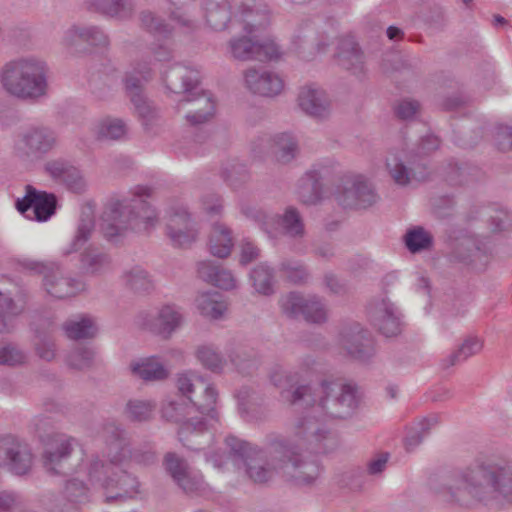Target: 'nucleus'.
<instances>
[{"mask_svg":"<svg viewBox=\"0 0 512 512\" xmlns=\"http://www.w3.org/2000/svg\"><path fill=\"white\" fill-rule=\"evenodd\" d=\"M205 17L214 30H223L228 22L232 27H240L243 32L254 33L269 24L270 17L266 5L241 3L236 11H230L229 0H205Z\"/></svg>","mask_w":512,"mask_h":512,"instance_id":"nucleus-7","label":"nucleus"},{"mask_svg":"<svg viewBox=\"0 0 512 512\" xmlns=\"http://www.w3.org/2000/svg\"><path fill=\"white\" fill-rule=\"evenodd\" d=\"M336 343L343 354L360 362L369 361L376 353L374 339L359 323L342 326Z\"/></svg>","mask_w":512,"mask_h":512,"instance_id":"nucleus-12","label":"nucleus"},{"mask_svg":"<svg viewBox=\"0 0 512 512\" xmlns=\"http://www.w3.org/2000/svg\"><path fill=\"white\" fill-rule=\"evenodd\" d=\"M128 459L148 466L155 462L156 456L150 448L131 450L122 441H116L109 446L107 463L99 459L90 462L88 478L92 484L98 483L104 489L105 502L125 500L138 493L137 478L121 468Z\"/></svg>","mask_w":512,"mask_h":512,"instance_id":"nucleus-3","label":"nucleus"},{"mask_svg":"<svg viewBox=\"0 0 512 512\" xmlns=\"http://www.w3.org/2000/svg\"><path fill=\"white\" fill-rule=\"evenodd\" d=\"M338 203L344 208L365 209L377 202L373 187L361 177L347 178L336 194Z\"/></svg>","mask_w":512,"mask_h":512,"instance_id":"nucleus-17","label":"nucleus"},{"mask_svg":"<svg viewBox=\"0 0 512 512\" xmlns=\"http://www.w3.org/2000/svg\"><path fill=\"white\" fill-rule=\"evenodd\" d=\"M386 169L393 181L400 186L427 177V169L422 159L405 151L389 153L386 158Z\"/></svg>","mask_w":512,"mask_h":512,"instance_id":"nucleus-14","label":"nucleus"},{"mask_svg":"<svg viewBox=\"0 0 512 512\" xmlns=\"http://www.w3.org/2000/svg\"><path fill=\"white\" fill-rule=\"evenodd\" d=\"M81 42V27L75 25L64 32L61 40V44L67 49H71Z\"/></svg>","mask_w":512,"mask_h":512,"instance_id":"nucleus-64","label":"nucleus"},{"mask_svg":"<svg viewBox=\"0 0 512 512\" xmlns=\"http://www.w3.org/2000/svg\"><path fill=\"white\" fill-rule=\"evenodd\" d=\"M225 443L244 461L246 475L255 483H266L275 475H282L297 485H310L321 473L317 461L303 458L302 451L307 449L293 438L292 428L287 439L280 436L270 439L267 453L233 436L227 437Z\"/></svg>","mask_w":512,"mask_h":512,"instance_id":"nucleus-1","label":"nucleus"},{"mask_svg":"<svg viewBox=\"0 0 512 512\" xmlns=\"http://www.w3.org/2000/svg\"><path fill=\"white\" fill-rule=\"evenodd\" d=\"M90 6L102 14L115 18H129L134 11L133 0H90Z\"/></svg>","mask_w":512,"mask_h":512,"instance_id":"nucleus-35","label":"nucleus"},{"mask_svg":"<svg viewBox=\"0 0 512 512\" xmlns=\"http://www.w3.org/2000/svg\"><path fill=\"white\" fill-rule=\"evenodd\" d=\"M315 361L307 357L302 360L296 369L286 370L277 366L270 373L272 384L281 390V397L287 403L294 405L299 401L311 399V388L307 385H300V382L307 379L313 372Z\"/></svg>","mask_w":512,"mask_h":512,"instance_id":"nucleus-8","label":"nucleus"},{"mask_svg":"<svg viewBox=\"0 0 512 512\" xmlns=\"http://www.w3.org/2000/svg\"><path fill=\"white\" fill-rule=\"evenodd\" d=\"M419 109V102L415 100H402L397 104L395 108V113L399 118L407 120L414 117V115L419 111Z\"/></svg>","mask_w":512,"mask_h":512,"instance_id":"nucleus-62","label":"nucleus"},{"mask_svg":"<svg viewBox=\"0 0 512 512\" xmlns=\"http://www.w3.org/2000/svg\"><path fill=\"white\" fill-rule=\"evenodd\" d=\"M164 464L172 478L186 493H193L201 489L203 485L202 476L192 475L185 460L175 453H167Z\"/></svg>","mask_w":512,"mask_h":512,"instance_id":"nucleus-26","label":"nucleus"},{"mask_svg":"<svg viewBox=\"0 0 512 512\" xmlns=\"http://www.w3.org/2000/svg\"><path fill=\"white\" fill-rule=\"evenodd\" d=\"M6 464L17 474H26L32 466V453L28 445L13 435L0 437V464Z\"/></svg>","mask_w":512,"mask_h":512,"instance_id":"nucleus-21","label":"nucleus"},{"mask_svg":"<svg viewBox=\"0 0 512 512\" xmlns=\"http://www.w3.org/2000/svg\"><path fill=\"white\" fill-rule=\"evenodd\" d=\"M42 286L47 294L56 299L73 297L85 290L82 281L67 275L56 263L46 272Z\"/></svg>","mask_w":512,"mask_h":512,"instance_id":"nucleus-22","label":"nucleus"},{"mask_svg":"<svg viewBox=\"0 0 512 512\" xmlns=\"http://www.w3.org/2000/svg\"><path fill=\"white\" fill-rule=\"evenodd\" d=\"M167 89L171 92L189 93L196 89L198 73L183 65H175L163 77Z\"/></svg>","mask_w":512,"mask_h":512,"instance_id":"nucleus-30","label":"nucleus"},{"mask_svg":"<svg viewBox=\"0 0 512 512\" xmlns=\"http://www.w3.org/2000/svg\"><path fill=\"white\" fill-rule=\"evenodd\" d=\"M151 79V68L145 63L141 67V62L136 61L132 71H127L124 85L126 95L133 103L140 119L145 126L153 124L158 117V112L143 95V83Z\"/></svg>","mask_w":512,"mask_h":512,"instance_id":"nucleus-10","label":"nucleus"},{"mask_svg":"<svg viewBox=\"0 0 512 512\" xmlns=\"http://www.w3.org/2000/svg\"><path fill=\"white\" fill-rule=\"evenodd\" d=\"M94 360V352L90 348L79 347L74 349L67 358L68 365L76 370L89 368Z\"/></svg>","mask_w":512,"mask_h":512,"instance_id":"nucleus-51","label":"nucleus"},{"mask_svg":"<svg viewBox=\"0 0 512 512\" xmlns=\"http://www.w3.org/2000/svg\"><path fill=\"white\" fill-rule=\"evenodd\" d=\"M140 21L142 26L150 33L162 35L168 32L162 20L149 11H143L140 14Z\"/></svg>","mask_w":512,"mask_h":512,"instance_id":"nucleus-57","label":"nucleus"},{"mask_svg":"<svg viewBox=\"0 0 512 512\" xmlns=\"http://www.w3.org/2000/svg\"><path fill=\"white\" fill-rule=\"evenodd\" d=\"M127 131L125 121L114 117L102 118L94 126V134L98 140H121L125 137Z\"/></svg>","mask_w":512,"mask_h":512,"instance_id":"nucleus-33","label":"nucleus"},{"mask_svg":"<svg viewBox=\"0 0 512 512\" xmlns=\"http://www.w3.org/2000/svg\"><path fill=\"white\" fill-rule=\"evenodd\" d=\"M45 172L55 181L66 185L72 191L80 192L85 182L78 168L67 161L56 159L45 163Z\"/></svg>","mask_w":512,"mask_h":512,"instance_id":"nucleus-28","label":"nucleus"},{"mask_svg":"<svg viewBox=\"0 0 512 512\" xmlns=\"http://www.w3.org/2000/svg\"><path fill=\"white\" fill-rule=\"evenodd\" d=\"M166 231L173 245L179 247L191 245L199 234L196 222L183 205L170 209Z\"/></svg>","mask_w":512,"mask_h":512,"instance_id":"nucleus-19","label":"nucleus"},{"mask_svg":"<svg viewBox=\"0 0 512 512\" xmlns=\"http://www.w3.org/2000/svg\"><path fill=\"white\" fill-rule=\"evenodd\" d=\"M185 321L182 308L175 304L161 306L155 317L146 323L147 328L164 339L170 338Z\"/></svg>","mask_w":512,"mask_h":512,"instance_id":"nucleus-23","label":"nucleus"},{"mask_svg":"<svg viewBox=\"0 0 512 512\" xmlns=\"http://www.w3.org/2000/svg\"><path fill=\"white\" fill-rule=\"evenodd\" d=\"M58 139L54 130L46 126H34L19 135L14 153L19 158L42 156L53 150Z\"/></svg>","mask_w":512,"mask_h":512,"instance_id":"nucleus-16","label":"nucleus"},{"mask_svg":"<svg viewBox=\"0 0 512 512\" xmlns=\"http://www.w3.org/2000/svg\"><path fill=\"white\" fill-rule=\"evenodd\" d=\"M183 405L174 401H168L162 406V416L168 421L179 423L178 437L180 442L190 449H197L201 444L199 439L209 431L212 422L201 415L190 416L187 419H182Z\"/></svg>","mask_w":512,"mask_h":512,"instance_id":"nucleus-11","label":"nucleus"},{"mask_svg":"<svg viewBox=\"0 0 512 512\" xmlns=\"http://www.w3.org/2000/svg\"><path fill=\"white\" fill-rule=\"evenodd\" d=\"M155 406L144 400H130L126 404L125 415L131 421H146L149 420L153 414Z\"/></svg>","mask_w":512,"mask_h":512,"instance_id":"nucleus-49","label":"nucleus"},{"mask_svg":"<svg viewBox=\"0 0 512 512\" xmlns=\"http://www.w3.org/2000/svg\"><path fill=\"white\" fill-rule=\"evenodd\" d=\"M197 360L208 370L219 373L223 370L225 360L212 345H201L195 352Z\"/></svg>","mask_w":512,"mask_h":512,"instance_id":"nucleus-44","label":"nucleus"},{"mask_svg":"<svg viewBox=\"0 0 512 512\" xmlns=\"http://www.w3.org/2000/svg\"><path fill=\"white\" fill-rule=\"evenodd\" d=\"M25 354L14 346H0V364L18 365L25 361Z\"/></svg>","mask_w":512,"mask_h":512,"instance_id":"nucleus-58","label":"nucleus"},{"mask_svg":"<svg viewBox=\"0 0 512 512\" xmlns=\"http://www.w3.org/2000/svg\"><path fill=\"white\" fill-rule=\"evenodd\" d=\"M219 268L220 266L212 261H202L198 263L197 273L202 280L210 284L214 280L213 278L217 276Z\"/></svg>","mask_w":512,"mask_h":512,"instance_id":"nucleus-63","label":"nucleus"},{"mask_svg":"<svg viewBox=\"0 0 512 512\" xmlns=\"http://www.w3.org/2000/svg\"><path fill=\"white\" fill-rule=\"evenodd\" d=\"M66 336L72 340L92 338L97 333L94 320L88 316H82L79 320H69L63 325Z\"/></svg>","mask_w":512,"mask_h":512,"instance_id":"nucleus-41","label":"nucleus"},{"mask_svg":"<svg viewBox=\"0 0 512 512\" xmlns=\"http://www.w3.org/2000/svg\"><path fill=\"white\" fill-rule=\"evenodd\" d=\"M495 139L497 146L502 151H509L512 149V127L498 125L496 127Z\"/></svg>","mask_w":512,"mask_h":512,"instance_id":"nucleus-61","label":"nucleus"},{"mask_svg":"<svg viewBox=\"0 0 512 512\" xmlns=\"http://www.w3.org/2000/svg\"><path fill=\"white\" fill-rule=\"evenodd\" d=\"M124 285L135 292H148L153 288L150 275L140 266L127 269L122 274Z\"/></svg>","mask_w":512,"mask_h":512,"instance_id":"nucleus-42","label":"nucleus"},{"mask_svg":"<svg viewBox=\"0 0 512 512\" xmlns=\"http://www.w3.org/2000/svg\"><path fill=\"white\" fill-rule=\"evenodd\" d=\"M277 222L283 233L291 238L301 239L305 236V224L300 212L292 206L277 216Z\"/></svg>","mask_w":512,"mask_h":512,"instance_id":"nucleus-36","label":"nucleus"},{"mask_svg":"<svg viewBox=\"0 0 512 512\" xmlns=\"http://www.w3.org/2000/svg\"><path fill=\"white\" fill-rule=\"evenodd\" d=\"M501 474L484 466L451 471L439 480L429 481L430 488L438 498L449 504L471 506L476 501L495 497L496 493L506 496L501 485Z\"/></svg>","mask_w":512,"mask_h":512,"instance_id":"nucleus-4","label":"nucleus"},{"mask_svg":"<svg viewBox=\"0 0 512 512\" xmlns=\"http://www.w3.org/2000/svg\"><path fill=\"white\" fill-rule=\"evenodd\" d=\"M94 230V215L90 209L84 210L70 248L65 254L79 250L91 237Z\"/></svg>","mask_w":512,"mask_h":512,"instance_id":"nucleus-43","label":"nucleus"},{"mask_svg":"<svg viewBox=\"0 0 512 512\" xmlns=\"http://www.w3.org/2000/svg\"><path fill=\"white\" fill-rule=\"evenodd\" d=\"M298 104L303 112L315 118H323L330 113V101L326 93L312 85L300 90Z\"/></svg>","mask_w":512,"mask_h":512,"instance_id":"nucleus-29","label":"nucleus"},{"mask_svg":"<svg viewBox=\"0 0 512 512\" xmlns=\"http://www.w3.org/2000/svg\"><path fill=\"white\" fill-rule=\"evenodd\" d=\"M320 393L322 396L318 403L291 426L293 438L313 452H326L324 441H333L318 415L323 412L329 418L344 419L352 415L357 406L356 391L351 385L323 381Z\"/></svg>","mask_w":512,"mask_h":512,"instance_id":"nucleus-2","label":"nucleus"},{"mask_svg":"<svg viewBox=\"0 0 512 512\" xmlns=\"http://www.w3.org/2000/svg\"><path fill=\"white\" fill-rule=\"evenodd\" d=\"M177 388L191 401L196 411L211 422L218 421L215 409L218 392L212 383L202 376L183 373L177 377Z\"/></svg>","mask_w":512,"mask_h":512,"instance_id":"nucleus-9","label":"nucleus"},{"mask_svg":"<svg viewBox=\"0 0 512 512\" xmlns=\"http://www.w3.org/2000/svg\"><path fill=\"white\" fill-rule=\"evenodd\" d=\"M195 304L202 316L213 320L220 319L227 310L226 303L217 292L199 294L195 299Z\"/></svg>","mask_w":512,"mask_h":512,"instance_id":"nucleus-32","label":"nucleus"},{"mask_svg":"<svg viewBox=\"0 0 512 512\" xmlns=\"http://www.w3.org/2000/svg\"><path fill=\"white\" fill-rule=\"evenodd\" d=\"M250 278L255 290L263 295L273 293V272L267 265L261 264L256 266L250 274Z\"/></svg>","mask_w":512,"mask_h":512,"instance_id":"nucleus-47","label":"nucleus"},{"mask_svg":"<svg viewBox=\"0 0 512 512\" xmlns=\"http://www.w3.org/2000/svg\"><path fill=\"white\" fill-rule=\"evenodd\" d=\"M245 33L247 35L233 37L228 42L229 53L234 59L264 62L278 59L282 55L280 47L273 40L259 41Z\"/></svg>","mask_w":512,"mask_h":512,"instance_id":"nucleus-13","label":"nucleus"},{"mask_svg":"<svg viewBox=\"0 0 512 512\" xmlns=\"http://www.w3.org/2000/svg\"><path fill=\"white\" fill-rule=\"evenodd\" d=\"M186 103L190 104L191 108L185 117L193 126L208 122L215 114V100L210 93L190 91L179 101L178 108L180 109Z\"/></svg>","mask_w":512,"mask_h":512,"instance_id":"nucleus-24","label":"nucleus"},{"mask_svg":"<svg viewBox=\"0 0 512 512\" xmlns=\"http://www.w3.org/2000/svg\"><path fill=\"white\" fill-rule=\"evenodd\" d=\"M233 246L232 230L224 223H213L208 239L210 253L218 258H226L231 254Z\"/></svg>","mask_w":512,"mask_h":512,"instance_id":"nucleus-31","label":"nucleus"},{"mask_svg":"<svg viewBox=\"0 0 512 512\" xmlns=\"http://www.w3.org/2000/svg\"><path fill=\"white\" fill-rule=\"evenodd\" d=\"M297 151V143L290 134L281 133L274 137V153L278 161L290 162L295 158Z\"/></svg>","mask_w":512,"mask_h":512,"instance_id":"nucleus-46","label":"nucleus"},{"mask_svg":"<svg viewBox=\"0 0 512 512\" xmlns=\"http://www.w3.org/2000/svg\"><path fill=\"white\" fill-rule=\"evenodd\" d=\"M244 77L247 88L260 96L274 97L284 88L282 78L272 71L251 68L246 70Z\"/></svg>","mask_w":512,"mask_h":512,"instance_id":"nucleus-25","label":"nucleus"},{"mask_svg":"<svg viewBox=\"0 0 512 512\" xmlns=\"http://www.w3.org/2000/svg\"><path fill=\"white\" fill-rule=\"evenodd\" d=\"M53 262H42L31 258H21L17 260V269L29 274H37L45 277L46 272L50 270Z\"/></svg>","mask_w":512,"mask_h":512,"instance_id":"nucleus-55","label":"nucleus"},{"mask_svg":"<svg viewBox=\"0 0 512 512\" xmlns=\"http://www.w3.org/2000/svg\"><path fill=\"white\" fill-rule=\"evenodd\" d=\"M339 65L354 74L363 71V55L358 45L353 41H346L341 46V51L337 55Z\"/></svg>","mask_w":512,"mask_h":512,"instance_id":"nucleus-37","label":"nucleus"},{"mask_svg":"<svg viewBox=\"0 0 512 512\" xmlns=\"http://www.w3.org/2000/svg\"><path fill=\"white\" fill-rule=\"evenodd\" d=\"M483 348V340L478 336L467 337L459 348L452 352L445 360L446 368L466 361L469 357L479 353Z\"/></svg>","mask_w":512,"mask_h":512,"instance_id":"nucleus-38","label":"nucleus"},{"mask_svg":"<svg viewBox=\"0 0 512 512\" xmlns=\"http://www.w3.org/2000/svg\"><path fill=\"white\" fill-rule=\"evenodd\" d=\"M213 279L214 280H212L210 284L224 290H232L237 286V281L233 274L229 270L223 269L221 267L217 272V276Z\"/></svg>","mask_w":512,"mask_h":512,"instance_id":"nucleus-60","label":"nucleus"},{"mask_svg":"<svg viewBox=\"0 0 512 512\" xmlns=\"http://www.w3.org/2000/svg\"><path fill=\"white\" fill-rule=\"evenodd\" d=\"M242 212L248 217L254 219L256 222H258L261 226V228L267 232L270 233L269 225L271 222H273L274 217L269 216L267 213H265L262 210H258L254 207H243Z\"/></svg>","mask_w":512,"mask_h":512,"instance_id":"nucleus-59","label":"nucleus"},{"mask_svg":"<svg viewBox=\"0 0 512 512\" xmlns=\"http://www.w3.org/2000/svg\"><path fill=\"white\" fill-rule=\"evenodd\" d=\"M298 197L304 204H315L321 197L319 174L309 171L301 178L298 187Z\"/></svg>","mask_w":512,"mask_h":512,"instance_id":"nucleus-39","label":"nucleus"},{"mask_svg":"<svg viewBox=\"0 0 512 512\" xmlns=\"http://www.w3.org/2000/svg\"><path fill=\"white\" fill-rule=\"evenodd\" d=\"M81 41L94 46H106L109 43L107 35L97 26L81 27Z\"/></svg>","mask_w":512,"mask_h":512,"instance_id":"nucleus-56","label":"nucleus"},{"mask_svg":"<svg viewBox=\"0 0 512 512\" xmlns=\"http://www.w3.org/2000/svg\"><path fill=\"white\" fill-rule=\"evenodd\" d=\"M152 190L146 186H137L132 198L116 200L109 204L103 213L101 230L108 240H113L127 230L148 231L158 222V216L146 198Z\"/></svg>","mask_w":512,"mask_h":512,"instance_id":"nucleus-5","label":"nucleus"},{"mask_svg":"<svg viewBox=\"0 0 512 512\" xmlns=\"http://www.w3.org/2000/svg\"><path fill=\"white\" fill-rule=\"evenodd\" d=\"M56 203L57 200L54 194L38 191L28 185L25 196L23 199L17 200L16 207L25 217L43 222L55 213Z\"/></svg>","mask_w":512,"mask_h":512,"instance_id":"nucleus-18","label":"nucleus"},{"mask_svg":"<svg viewBox=\"0 0 512 512\" xmlns=\"http://www.w3.org/2000/svg\"><path fill=\"white\" fill-rule=\"evenodd\" d=\"M81 264L86 273L96 275L111 268V259L98 249L88 248L82 254Z\"/></svg>","mask_w":512,"mask_h":512,"instance_id":"nucleus-40","label":"nucleus"},{"mask_svg":"<svg viewBox=\"0 0 512 512\" xmlns=\"http://www.w3.org/2000/svg\"><path fill=\"white\" fill-rule=\"evenodd\" d=\"M279 305L282 313L289 318L302 316L311 323H323L327 320V309L316 296L304 297L291 292L280 298Z\"/></svg>","mask_w":512,"mask_h":512,"instance_id":"nucleus-15","label":"nucleus"},{"mask_svg":"<svg viewBox=\"0 0 512 512\" xmlns=\"http://www.w3.org/2000/svg\"><path fill=\"white\" fill-rule=\"evenodd\" d=\"M65 496L68 501L72 503H86L89 500L88 488L82 481L78 479H72L68 481L65 486Z\"/></svg>","mask_w":512,"mask_h":512,"instance_id":"nucleus-53","label":"nucleus"},{"mask_svg":"<svg viewBox=\"0 0 512 512\" xmlns=\"http://www.w3.org/2000/svg\"><path fill=\"white\" fill-rule=\"evenodd\" d=\"M48 67L45 61L29 56L6 62L0 69V85L10 96L36 100L46 95Z\"/></svg>","mask_w":512,"mask_h":512,"instance_id":"nucleus-6","label":"nucleus"},{"mask_svg":"<svg viewBox=\"0 0 512 512\" xmlns=\"http://www.w3.org/2000/svg\"><path fill=\"white\" fill-rule=\"evenodd\" d=\"M368 316L372 324L386 337L397 336L402 331L400 313L386 297L375 298L369 303Z\"/></svg>","mask_w":512,"mask_h":512,"instance_id":"nucleus-20","label":"nucleus"},{"mask_svg":"<svg viewBox=\"0 0 512 512\" xmlns=\"http://www.w3.org/2000/svg\"><path fill=\"white\" fill-rule=\"evenodd\" d=\"M438 423L436 416L425 418L419 422V429L410 431L406 436L404 444L407 451H413L421 444L423 438L429 434L430 429Z\"/></svg>","mask_w":512,"mask_h":512,"instance_id":"nucleus-50","label":"nucleus"},{"mask_svg":"<svg viewBox=\"0 0 512 512\" xmlns=\"http://www.w3.org/2000/svg\"><path fill=\"white\" fill-rule=\"evenodd\" d=\"M151 56H153V58L159 62L169 61L172 57L171 51L167 47L159 46L158 49H148L144 53L136 54L134 56V58L132 59L129 71H132L133 65L136 61L141 62V67H143V65L145 63H147L150 66V68H152V62L150 60H148L151 58ZM152 72H153V69H151V73Z\"/></svg>","mask_w":512,"mask_h":512,"instance_id":"nucleus-52","label":"nucleus"},{"mask_svg":"<svg viewBox=\"0 0 512 512\" xmlns=\"http://www.w3.org/2000/svg\"><path fill=\"white\" fill-rule=\"evenodd\" d=\"M74 439L63 434L51 437L43 453V464L47 471L57 474L60 465L66 461L73 451Z\"/></svg>","mask_w":512,"mask_h":512,"instance_id":"nucleus-27","label":"nucleus"},{"mask_svg":"<svg viewBox=\"0 0 512 512\" xmlns=\"http://www.w3.org/2000/svg\"><path fill=\"white\" fill-rule=\"evenodd\" d=\"M22 312V307L13 299L0 292V332H9L13 328V319Z\"/></svg>","mask_w":512,"mask_h":512,"instance_id":"nucleus-45","label":"nucleus"},{"mask_svg":"<svg viewBox=\"0 0 512 512\" xmlns=\"http://www.w3.org/2000/svg\"><path fill=\"white\" fill-rule=\"evenodd\" d=\"M281 270L286 278L295 284H301L307 281L309 273L307 269L296 262L286 261L281 264Z\"/></svg>","mask_w":512,"mask_h":512,"instance_id":"nucleus-54","label":"nucleus"},{"mask_svg":"<svg viewBox=\"0 0 512 512\" xmlns=\"http://www.w3.org/2000/svg\"><path fill=\"white\" fill-rule=\"evenodd\" d=\"M407 249L412 253L429 249L432 245V236L423 227H414L404 236Z\"/></svg>","mask_w":512,"mask_h":512,"instance_id":"nucleus-48","label":"nucleus"},{"mask_svg":"<svg viewBox=\"0 0 512 512\" xmlns=\"http://www.w3.org/2000/svg\"><path fill=\"white\" fill-rule=\"evenodd\" d=\"M132 372L144 381H161L169 371L156 357H150L131 365Z\"/></svg>","mask_w":512,"mask_h":512,"instance_id":"nucleus-34","label":"nucleus"}]
</instances>
